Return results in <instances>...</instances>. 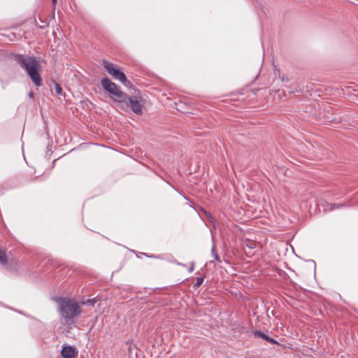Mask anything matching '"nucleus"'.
I'll return each mask as SVG.
<instances>
[{"label":"nucleus","mask_w":358,"mask_h":358,"mask_svg":"<svg viewBox=\"0 0 358 358\" xmlns=\"http://www.w3.org/2000/svg\"><path fill=\"white\" fill-rule=\"evenodd\" d=\"M253 334L255 337H259V338H262L263 340H265L271 344H278V342L276 340L268 336L267 334H264V332H262L261 331L255 330L253 332Z\"/></svg>","instance_id":"6e6552de"},{"label":"nucleus","mask_w":358,"mask_h":358,"mask_svg":"<svg viewBox=\"0 0 358 358\" xmlns=\"http://www.w3.org/2000/svg\"><path fill=\"white\" fill-rule=\"evenodd\" d=\"M101 85L107 92L114 96V97L111 96L110 98L116 103L117 106L119 104L120 100H122L126 95V94L121 90L120 87L113 83L108 77L101 79Z\"/></svg>","instance_id":"20e7f679"},{"label":"nucleus","mask_w":358,"mask_h":358,"mask_svg":"<svg viewBox=\"0 0 358 358\" xmlns=\"http://www.w3.org/2000/svg\"><path fill=\"white\" fill-rule=\"evenodd\" d=\"M28 96L31 99H33L34 98V92L32 91L29 92V93L28 94Z\"/></svg>","instance_id":"a211bd4d"},{"label":"nucleus","mask_w":358,"mask_h":358,"mask_svg":"<svg viewBox=\"0 0 358 358\" xmlns=\"http://www.w3.org/2000/svg\"><path fill=\"white\" fill-rule=\"evenodd\" d=\"M103 67L106 69L108 74H110L115 80L120 81L125 86L131 84L130 81L127 80L124 73L113 64L107 61H104Z\"/></svg>","instance_id":"39448f33"},{"label":"nucleus","mask_w":358,"mask_h":358,"mask_svg":"<svg viewBox=\"0 0 358 358\" xmlns=\"http://www.w3.org/2000/svg\"><path fill=\"white\" fill-rule=\"evenodd\" d=\"M57 0H52V4L55 5L57 3Z\"/></svg>","instance_id":"6ab92c4d"},{"label":"nucleus","mask_w":358,"mask_h":358,"mask_svg":"<svg viewBox=\"0 0 358 358\" xmlns=\"http://www.w3.org/2000/svg\"><path fill=\"white\" fill-rule=\"evenodd\" d=\"M295 91L297 92H302L303 88L299 86L297 88H296Z\"/></svg>","instance_id":"f3484780"},{"label":"nucleus","mask_w":358,"mask_h":358,"mask_svg":"<svg viewBox=\"0 0 358 358\" xmlns=\"http://www.w3.org/2000/svg\"><path fill=\"white\" fill-rule=\"evenodd\" d=\"M55 93L57 95H62V88L60 86V85L58 84L57 83H55Z\"/></svg>","instance_id":"4468645a"},{"label":"nucleus","mask_w":358,"mask_h":358,"mask_svg":"<svg viewBox=\"0 0 358 358\" xmlns=\"http://www.w3.org/2000/svg\"><path fill=\"white\" fill-rule=\"evenodd\" d=\"M63 358H73L76 355V348L72 345H64L61 351Z\"/></svg>","instance_id":"0eeeda50"},{"label":"nucleus","mask_w":358,"mask_h":358,"mask_svg":"<svg viewBox=\"0 0 358 358\" xmlns=\"http://www.w3.org/2000/svg\"><path fill=\"white\" fill-rule=\"evenodd\" d=\"M13 58L20 66L27 72L35 86L41 87L43 85L41 76V67L34 57L15 54Z\"/></svg>","instance_id":"f257e3e1"},{"label":"nucleus","mask_w":358,"mask_h":358,"mask_svg":"<svg viewBox=\"0 0 358 358\" xmlns=\"http://www.w3.org/2000/svg\"><path fill=\"white\" fill-rule=\"evenodd\" d=\"M141 99V96H130L126 94L124 98L120 100L117 107L124 111L131 110L132 112L140 115L142 114L143 108L142 104L140 103Z\"/></svg>","instance_id":"7ed1b4c3"},{"label":"nucleus","mask_w":358,"mask_h":358,"mask_svg":"<svg viewBox=\"0 0 358 358\" xmlns=\"http://www.w3.org/2000/svg\"><path fill=\"white\" fill-rule=\"evenodd\" d=\"M144 255H145V256H147V257H149V255H147V254H146V253H144Z\"/></svg>","instance_id":"412c9836"},{"label":"nucleus","mask_w":358,"mask_h":358,"mask_svg":"<svg viewBox=\"0 0 358 358\" xmlns=\"http://www.w3.org/2000/svg\"><path fill=\"white\" fill-rule=\"evenodd\" d=\"M144 255H145V256H147V257H149V255H147V254H146V253H144Z\"/></svg>","instance_id":"4be33fe9"},{"label":"nucleus","mask_w":358,"mask_h":358,"mask_svg":"<svg viewBox=\"0 0 358 358\" xmlns=\"http://www.w3.org/2000/svg\"><path fill=\"white\" fill-rule=\"evenodd\" d=\"M0 265L4 266L5 268L10 272L17 271V263L15 260L8 261L6 253L0 249Z\"/></svg>","instance_id":"423d86ee"},{"label":"nucleus","mask_w":358,"mask_h":358,"mask_svg":"<svg viewBox=\"0 0 358 358\" xmlns=\"http://www.w3.org/2000/svg\"><path fill=\"white\" fill-rule=\"evenodd\" d=\"M144 255H145V256H147V257H149V255H147V254H146V253H144Z\"/></svg>","instance_id":"aec40b11"},{"label":"nucleus","mask_w":358,"mask_h":358,"mask_svg":"<svg viewBox=\"0 0 358 358\" xmlns=\"http://www.w3.org/2000/svg\"><path fill=\"white\" fill-rule=\"evenodd\" d=\"M345 206V204L343 203H330L328 205V206H330L329 210H333L334 209L340 208L341 207H343Z\"/></svg>","instance_id":"f8f14e48"},{"label":"nucleus","mask_w":358,"mask_h":358,"mask_svg":"<svg viewBox=\"0 0 358 358\" xmlns=\"http://www.w3.org/2000/svg\"><path fill=\"white\" fill-rule=\"evenodd\" d=\"M245 245L247 248L252 250V249H254L256 248L257 243L255 241L250 240V239H245Z\"/></svg>","instance_id":"1a4fd4ad"},{"label":"nucleus","mask_w":358,"mask_h":358,"mask_svg":"<svg viewBox=\"0 0 358 358\" xmlns=\"http://www.w3.org/2000/svg\"><path fill=\"white\" fill-rule=\"evenodd\" d=\"M55 301L59 305L61 315L66 320L73 319L81 312L79 304L75 301L64 297H57Z\"/></svg>","instance_id":"f03ea898"},{"label":"nucleus","mask_w":358,"mask_h":358,"mask_svg":"<svg viewBox=\"0 0 358 358\" xmlns=\"http://www.w3.org/2000/svg\"><path fill=\"white\" fill-rule=\"evenodd\" d=\"M279 78L281 80L282 82H288L289 80L287 78H285L283 76L279 75Z\"/></svg>","instance_id":"dca6fc26"},{"label":"nucleus","mask_w":358,"mask_h":358,"mask_svg":"<svg viewBox=\"0 0 358 358\" xmlns=\"http://www.w3.org/2000/svg\"><path fill=\"white\" fill-rule=\"evenodd\" d=\"M194 262H192L191 263L190 267L188 269L189 273H192L194 271Z\"/></svg>","instance_id":"2eb2a0df"},{"label":"nucleus","mask_w":358,"mask_h":358,"mask_svg":"<svg viewBox=\"0 0 358 358\" xmlns=\"http://www.w3.org/2000/svg\"><path fill=\"white\" fill-rule=\"evenodd\" d=\"M211 254H212V256L213 257L214 259L218 262H220L221 260H220V258L219 257V255H217V253L215 252V245H213V248L211 249Z\"/></svg>","instance_id":"ddd939ff"},{"label":"nucleus","mask_w":358,"mask_h":358,"mask_svg":"<svg viewBox=\"0 0 358 358\" xmlns=\"http://www.w3.org/2000/svg\"><path fill=\"white\" fill-rule=\"evenodd\" d=\"M203 280H204V276H201V277L197 278L195 283L193 285V287L194 289L199 287L201 285V284L203 283Z\"/></svg>","instance_id":"9b49d317"},{"label":"nucleus","mask_w":358,"mask_h":358,"mask_svg":"<svg viewBox=\"0 0 358 358\" xmlns=\"http://www.w3.org/2000/svg\"><path fill=\"white\" fill-rule=\"evenodd\" d=\"M96 301H97L96 297H94L92 299H87L86 301H83L82 303L83 305H86V306H94Z\"/></svg>","instance_id":"9d476101"}]
</instances>
